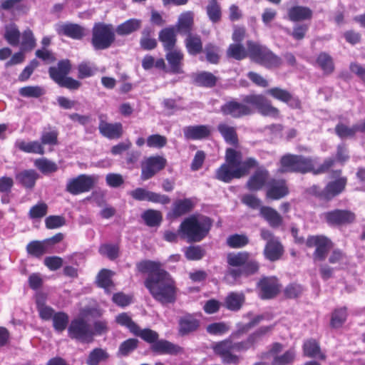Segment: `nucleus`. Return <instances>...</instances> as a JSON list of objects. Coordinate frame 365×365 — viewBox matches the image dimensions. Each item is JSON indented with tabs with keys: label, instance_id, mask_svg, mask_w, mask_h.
Masks as SVG:
<instances>
[{
	"label": "nucleus",
	"instance_id": "f257e3e1",
	"mask_svg": "<svg viewBox=\"0 0 365 365\" xmlns=\"http://www.w3.org/2000/svg\"><path fill=\"white\" fill-rule=\"evenodd\" d=\"M136 269L147 274L144 286L152 297L162 305L173 304L178 299L179 289L172 275L158 261L144 259L136 264Z\"/></svg>",
	"mask_w": 365,
	"mask_h": 365
},
{
	"label": "nucleus",
	"instance_id": "f03ea898",
	"mask_svg": "<svg viewBox=\"0 0 365 365\" xmlns=\"http://www.w3.org/2000/svg\"><path fill=\"white\" fill-rule=\"evenodd\" d=\"M256 109L263 116L278 118L279 110L274 106L267 97L262 94H249L243 97L242 102L235 98L226 101L220 106V112L225 116L235 119L251 115Z\"/></svg>",
	"mask_w": 365,
	"mask_h": 365
},
{
	"label": "nucleus",
	"instance_id": "7ed1b4c3",
	"mask_svg": "<svg viewBox=\"0 0 365 365\" xmlns=\"http://www.w3.org/2000/svg\"><path fill=\"white\" fill-rule=\"evenodd\" d=\"M273 329V326H263L250 334L245 340L235 341V338H228L215 344L212 349L216 355L220 357L225 364H238L241 357L235 352H245L255 349V344L267 333Z\"/></svg>",
	"mask_w": 365,
	"mask_h": 365
},
{
	"label": "nucleus",
	"instance_id": "20e7f679",
	"mask_svg": "<svg viewBox=\"0 0 365 365\" xmlns=\"http://www.w3.org/2000/svg\"><path fill=\"white\" fill-rule=\"evenodd\" d=\"M225 160V162L215 170L214 176L215 179L225 183L248 175L251 170L259 165L258 160L253 157L243 160L241 151L232 148L226 149Z\"/></svg>",
	"mask_w": 365,
	"mask_h": 365
},
{
	"label": "nucleus",
	"instance_id": "39448f33",
	"mask_svg": "<svg viewBox=\"0 0 365 365\" xmlns=\"http://www.w3.org/2000/svg\"><path fill=\"white\" fill-rule=\"evenodd\" d=\"M316 158L311 156L287 153L283 155L279 162V173H312L314 175L324 174L329 163L328 160L324 165L315 167Z\"/></svg>",
	"mask_w": 365,
	"mask_h": 365
},
{
	"label": "nucleus",
	"instance_id": "423d86ee",
	"mask_svg": "<svg viewBox=\"0 0 365 365\" xmlns=\"http://www.w3.org/2000/svg\"><path fill=\"white\" fill-rule=\"evenodd\" d=\"M212 220L207 216L197 218L195 215L186 217L180 225L178 232L187 242H199L209 234Z\"/></svg>",
	"mask_w": 365,
	"mask_h": 365
},
{
	"label": "nucleus",
	"instance_id": "0eeeda50",
	"mask_svg": "<svg viewBox=\"0 0 365 365\" xmlns=\"http://www.w3.org/2000/svg\"><path fill=\"white\" fill-rule=\"evenodd\" d=\"M250 59L267 69L278 68L282 65V59L267 46L249 40L247 41Z\"/></svg>",
	"mask_w": 365,
	"mask_h": 365
},
{
	"label": "nucleus",
	"instance_id": "6e6552de",
	"mask_svg": "<svg viewBox=\"0 0 365 365\" xmlns=\"http://www.w3.org/2000/svg\"><path fill=\"white\" fill-rule=\"evenodd\" d=\"M71 68L72 65L70 60H61L56 66H51L48 68L49 77L61 88H66L71 91L78 90L81 86V83L68 76Z\"/></svg>",
	"mask_w": 365,
	"mask_h": 365
},
{
	"label": "nucleus",
	"instance_id": "1a4fd4ad",
	"mask_svg": "<svg viewBox=\"0 0 365 365\" xmlns=\"http://www.w3.org/2000/svg\"><path fill=\"white\" fill-rule=\"evenodd\" d=\"M115 41V29L110 24L96 23L91 30V43L96 51L109 48Z\"/></svg>",
	"mask_w": 365,
	"mask_h": 365
},
{
	"label": "nucleus",
	"instance_id": "9d476101",
	"mask_svg": "<svg viewBox=\"0 0 365 365\" xmlns=\"http://www.w3.org/2000/svg\"><path fill=\"white\" fill-rule=\"evenodd\" d=\"M68 336L70 339L86 344L92 343L95 333L91 324L83 317L71 320L68 327Z\"/></svg>",
	"mask_w": 365,
	"mask_h": 365
},
{
	"label": "nucleus",
	"instance_id": "9b49d317",
	"mask_svg": "<svg viewBox=\"0 0 365 365\" xmlns=\"http://www.w3.org/2000/svg\"><path fill=\"white\" fill-rule=\"evenodd\" d=\"M227 263L229 267H242L245 277L254 275L259 269V263L252 258L250 253L246 251L229 253L227 256Z\"/></svg>",
	"mask_w": 365,
	"mask_h": 365
},
{
	"label": "nucleus",
	"instance_id": "f8f14e48",
	"mask_svg": "<svg viewBox=\"0 0 365 365\" xmlns=\"http://www.w3.org/2000/svg\"><path fill=\"white\" fill-rule=\"evenodd\" d=\"M308 248L314 247L312 258L314 262H323L334 246L333 241L324 235H309L306 240Z\"/></svg>",
	"mask_w": 365,
	"mask_h": 365
},
{
	"label": "nucleus",
	"instance_id": "ddd939ff",
	"mask_svg": "<svg viewBox=\"0 0 365 365\" xmlns=\"http://www.w3.org/2000/svg\"><path fill=\"white\" fill-rule=\"evenodd\" d=\"M260 237L267 242L263 254L266 259L271 262L279 260L284 255V250L282 244L274 233L265 228L260 230Z\"/></svg>",
	"mask_w": 365,
	"mask_h": 365
},
{
	"label": "nucleus",
	"instance_id": "4468645a",
	"mask_svg": "<svg viewBox=\"0 0 365 365\" xmlns=\"http://www.w3.org/2000/svg\"><path fill=\"white\" fill-rule=\"evenodd\" d=\"M323 218L329 227L340 228L354 224L356 215L350 210L336 208L324 212Z\"/></svg>",
	"mask_w": 365,
	"mask_h": 365
},
{
	"label": "nucleus",
	"instance_id": "2eb2a0df",
	"mask_svg": "<svg viewBox=\"0 0 365 365\" xmlns=\"http://www.w3.org/2000/svg\"><path fill=\"white\" fill-rule=\"evenodd\" d=\"M283 345L279 342L272 343L267 351L262 353L261 358L267 359L272 357L271 365H291L295 360L296 353L294 349H289L282 354H279L283 350Z\"/></svg>",
	"mask_w": 365,
	"mask_h": 365
},
{
	"label": "nucleus",
	"instance_id": "dca6fc26",
	"mask_svg": "<svg viewBox=\"0 0 365 365\" xmlns=\"http://www.w3.org/2000/svg\"><path fill=\"white\" fill-rule=\"evenodd\" d=\"M282 284L275 276H263L256 284L258 297L262 300L272 299L282 291Z\"/></svg>",
	"mask_w": 365,
	"mask_h": 365
},
{
	"label": "nucleus",
	"instance_id": "f3484780",
	"mask_svg": "<svg viewBox=\"0 0 365 365\" xmlns=\"http://www.w3.org/2000/svg\"><path fill=\"white\" fill-rule=\"evenodd\" d=\"M166 158L160 155H150L145 158L141 163L140 179L143 181L153 178L167 165Z\"/></svg>",
	"mask_w": 365,
	"mask_h": 365
},
{
	"label": "nucleus",
	"instance_id": "a211bd4d",
	"mask_svg": "<svg viewBox=\"0 0 365 365\" xmlns=\"http://www.w3.org/2000/svg\"><path fill=\"white\" fill-rule=\"evenodd\" d=\"M95 183L96 179L93 176L81 174L67 181L66 191L73 195H78L89 192L93 188Z\"/></svg>",
	"mask_w": 365,
	"mask_h": 365
},
{
	"label": "nucleus",
	"instance_id": "6ab92c4d",
	"mask_svg": "<svg viewBox=\"0 0 365 365\" xmlns=\"http://www.w3.org/2000/svg\"><path fill=\"white\" fill-rule=\"evenodd\" d=\"M329 173L335 179L328 182L324 187L328 202L344 192L348 182L347 178L341 175L342 170L341 169L333 170Z\"/></svg>",
	"mask_w": 365,
	"mask_h": 365
},
{
	"label": "nucleus",
	"instance_id": "aec40b11",
	"mask_svg": "<svg viewBox=\"0 0 365 365\" xmlns=\"http://www.w3.org/2000/svg\"><path fill=\"white\" fill-rule=\"evenodd\" d=\"M289 187L287 180L284 178H272L269 180L265 197L267 200H279L289 194Z\"/></svg>",
	"mask_w": 365,
	"mask_h": 365
},
{
	"label": "nucleus",
	"instance_id": "412c9836",
	"mask_svg": "<svg viewBox=\"0 0 365 365\" xmlns=\"http://www.w3.org/2000/svg\"><path fill=\"white\" fill-rule=\"evenodd\" d=\"M255 169L245 185L247 189L251 192L262 190L265 186H267L269 180V172L266 168L258 165Z\"/></svg>",
	"mask_w": 365,
	"mask_h": 365
},
{
	"label": "nucleus",
	"instance_id": "4be33fe9",
	"mask_svg": "<svg viewBox=\"0 0 365 365\" xmlns=\"http://www.w3.org/2000/svg\"><path fill=\"white\" fill-rule=\"evenodd\" d=\"M129 195L133 199L138 201L147 200L162 205H167L170 202V199L168 195L149 191L143 187H138L131 190Z\"/></svg>",
	"mask_w": 365,
	"mask_h": 365
},
{
	"label": "nucleus",
	"instance_id": "5701e85b",
	"mask_svg": "<svg viewBox=\"0 0 365 365\" xmlns=\"http://www.w3.org/2000/svg\"><path fill=\"white\" fill-rule=\"evenodd\" d=\"M266 93L273 98L287 103L290 108L299 109L302 103L299 98L294 96L289 91L279 87H273L267 90Z\"/></svg>",
	"mask_w": 365,
	"mask_h": 365
},
{
	"label": "nucleus",
	"instance_id": "b1692460",
	"mask_svg": "<svg viewBox=\"0 0 365 365\" xmlns=\"http://www.w3.org/2000/svg\"><path fill=\"white\" fill-rule=\"evenodd\" d=\"M184 53L180 49L165 52V59L168 64L167 72L173 74L184 73Z\"/></svg>",
	"mask_w": 365,
	"mask_h": 365
},
{
	"label": "nucleus",
	"instance_id": "393cba45",
	"mask_svg": "<svg viewBox=\"0 0 365 365\" xmlns=\"http://www.w3.org/2000/svg\"><path fill=\"white\" fill-rule=\"evenodd\" d=\"M195 203L190 198L178 199L174 201L170 211L168 213L170 219H177L190 212Z\"/></svg>",
	"mask_w": 365,
	"mask_h": 365
},
{
	"label": "nucleus",
	"instance_id": "a878e982",
	"mask_svg": "<svg viewBox=\"0 0 365 365\" xmlns=\"http://www.w3.org/2000/svg\"><path fill=\"white\" fill-rule=\"evenodd\" d=\"M183 135L189 140H201L210 136L211 128L208 125H189L183 128Z\"/></svg>",
	"mask_w": 365,
	"mask_h": 365
},
{
	"label": "nucleus",
	"instance_id": "bb28decb",
	"mask_svg": "<svg viewBox=\"0 0 365 365\" xmlns=\"http://www.w3.org/2000/svg\"><path fill=\"white\" fill-rule=\"evenodd\" d=\"M158 40L165 52L177 49L175 47L178 38L175 28L170 26L161 29L158 34Z\"/></svg>",
	"mask_w": 365,
	"mask_h": 365
},
{
	"label": "nucleus",
	"instance_id": "cd10ccee",
	"mask_svg": "<svg viewBox=\"0 0 365 365\" xmlns=\"http://www.w3.org/2000/svg\"><path fill=\"white\" fill-rule=\"evenodd\" d=\"M56 31L59 36H65L73 39L80 40L85 35V29L79 24L64 23L58 24Z\"/></svg>",
	"mask_w": 365,
	"mask_h": 365
},
{
	"label": "nucleus",
	"instance_id": "c85d7f7f",
	"mask_svg": "<svg viewBox=\"0 0 365 365\" xmlns=\"http://www.w3.org/2000/svg\"><path fill=\"white\" fill-rule=\"evenodd\" d=\"M194 14L192 11H185L182 13L178 19L175 26L176 32L180 35L187 36L192 33L194 28Z\"/></svg>",
	"mask_w": 365,
	"mask_h": 365
},
{
	"label": "nucleus",
	"instance_id": "c756f323",
	"mask_svg": "<svg viewBox=\"0 0 365 365\" xmlns=\"http://www.w3.org/2000/svg\"><path fill=\"white\" fill-rule=\"evenodd\" d=\"M151 350L159 354L169 355H178L184 352L182 347L165 339H158L155 344L151 345Z\"/></svg>",
	"mask_w": 365,
	"mask_h": 365
},
{
	"label": "nucleus",
	"instance_id": "7c9ffc66",
	"mask_svg": "<svg viewBox=\"0 0 365 365\" xmlns=\"http://www.w3.org/2000/svg\"><path fill=\"white\" fill-rule=\"evenodd\" d=\"M200 320L190 314L181 317L178 321V334L185 336L196 331L200 327Z\"/></svg>",
	"mask_w": 365,
	"mask_h": 365
},
{
	"label": "nucleus",
	"instance_id": "2f4dec72",
	"mask_svg": "<svg viewBox=\"0 0 365 365\" xmlns=\"http://www.w3.org/2000/svg\"><path fill=\"white\" fill-rule=\"evenodd\" d=\"M102 135L108 139H118L123 134V128L121 123H110L101 120L98 126Z\"/></svg>",
	"mask_w": 365,
	"mask_h": 365
},
{
	"label": "nucleus",
	"instance_id": "473e14b6",
	"mask_svg": "<svg viewBox=\"0 0 365 365\" xmlns=\"http://www.w3.org/2000/svg\"><path fill=\"white\" fill-rule=\"evenodd\" d=\"M287 16L289 21L299 22L311 20L313 16V11L307 6L296 5L288 9Z\"/></svg>",
	"mask_w": 365,
	"mask_h": 365
},
{
	"label": "nucleus",
	"instance_id": "72a5a7b5",
	"mask_svg": "<svg viewBox=\"0 0 365 365\" xmlns=\"http://www.w3.org/2000/svg\"><path fill=\"white\" fill-rule=\"evenodd\" d=\"M350 158L349 150L346 145L344 143L339 144L336 146L335 157H328L324 158L321 165H324L327 160L329 161V165L324 173H329L331 168L335 165L336 163L344 165Z\"/></svg>",
	"mask_w": 365,
	"mask_h": 365
},
{
	"label": "nucleus",
	"instance_id": "f704fd0d",
	"mask_svg": "<svg viewBox=\"0 0 365 365\" xmlns=\"http://www.w3.org/2000/svg\"><path fill=\"white\" fill-rule=\"evenodd\" d=\"M259 214L272 228H277L283 225L282 216L272 207L262 206Z\"/></svg>",
	"mask_w": 365,
	"mask_h": 365
},
{
	"label": "nucleus",
	"instance_id": "c9c22d12",
	"mask_svg": "<svg viewBox=\"0 0 365 365\" xmlns=\"http://www.w3.org/2000/svg\"><path fill=\"white\" fill-rule=\"evenodd\" d=\"M192 83L203 88H213L218 81V78L209 71H200L192 74Z\"/></svg>",
	"mask_w": 365,
	"mask_h": 365
},
{
	"label": "nucleus",
	"instance_id": "e433bc0d",
	"mask_svg": "<svg viewBox=\"0 0 365 365\" xmlns=\"http://www.w3.org/2000/svg\"><path fill=\"white\" fill-rule=\"evenodd\" d=\"M245 302V296L242 292H231L225 297L223 307L232 312L239 311Z\"/></svg>",
	"mask_w": 365,
	"mask_h": 365
},
{
	"label": "nucleus",
	"instance_id": "4c0bfd02",
	"mask_svg": "<svg viewBox=\"0 0 365 365\" xmlns=\"http://www.w3.org/2000/svg\"><path fill=\"white\" fill-rule=\"evenodd\" d=\"M184 43L187 52L191 56H197L203 51L202 38L197 34L186 36Z\"/></svg>",
	"mask_w": 365,
	"mask_h": 365
},
{
	"label": "nucleus",
	"instance_id": "58836bf2",
	"mask_svg": "<svg viewBox=\"0 0 365 365\" xmlns=\"http://www.w3.org/2000/svg\"><path fill=\"white\" fill-rule=\"evenodd\" d=\"M38 177L39 175L36 170L30 169L19 172L16 175L15 178L17 182L24 187L32 189L34 187Z\"/></svg>",
	"mask_w": 365,
	"mask_h": 365
},
{
	"label": "nucleus",
	"instance_id": "ea45409f",
	"mask_svg": "<svg viewBox=\"0 0 365 365\" xmlns=\"http://www.w3.org/2000/svg\"><path fill=\"white\" fill-rule=\"evenodd\" d=\"M304 355L309 358H317L321 360L326 359V355L321 351L319 343L314 339H309L303 344Z\"/></svg>",
	"mask_w": 365,
	"mask_h": 365
},
{
	"label": "nucleus",
	"instance_id": "a19ab883",
	"mask_svg": "<svg viewBox=\"0 0 365 365\" xmlns=\"http://www.w3.org/2000/svg\"><path fill=\"white\" fill-rule=\"evenodd\" d=\"M315 63L325 76L331 75L335 70L334 59L327 52H320L316 58Z\"/></svg>",
	"mask_w": 365,
	"mask_h": 365
},
{
	"label": "nucleus",
	"instance_id": "79ce46f5",
	"mask_svg": "<svg viewBox=\"0 0 365 365\" xmlns=\"http://www.w3.org/2000/svg\"><path fill=\"white\" fill-rule=\"evenodd\" d=\"M113 273L110 269H102L96 276V284L103 288L106 294H110V288L115 286L112 276Z\"/></svg>",
	"mask_w": 365,
	"mask_h": 365
},
{
	"label": "nucleus",
	"instance_id": "37998d69",
	"mask_svg": "<svg viewBox=\"0 0 365 365\" xmlns=\"http://www.w3.org/2000/svg\"><path fill=\"white\" fill-rule=\"evenodd\" d=\"M217 130L227 143L233 146L238 145L239 140L235 128L221 123L217 125Z\"/></svg>",
	"mask_w": 365,
	"mask_h": 365
},
{
	"label": "nucleus",
	"instance_id": "c03bdc74",
	"mask_svg": "<svg viewBox=\"0 0 365 365\" xmlns=\"http://www.w3.org/2000/svg\"><path fill=\"white\" fill-rule=\"evenodd\" d=\"M348 317V309L346 307L334 309L330 316V327L334 329H339L346 322Z\"/></svg>",
	"mask_w": 365,
	"mask_h": 365
},
{
	"label": "nucleus",
	"instance_id": "a18cd8bd",
	"mask_svg": "<svg viewBox=\"0 0 365 365\" xmlns=\"http://www.w3.org/2000/svg\"><path fill=\"white\" fill-rule=\"evenodd\" d=\"M142 26V21L137 19H130L119 24L115 31L119 36H128L138 31Z\"/></svg>",
	"mask_w": 365,
	"mask_h": 365
},
{
	"label": "nucleus",
	"instance_id": "49530a36",
	"mask_svg": "<svg viewBox=\"0 0 365 365\" xmlns=\"http://www.w3.org/2000/svg\"><path fill=\"white\" fill-rule=\"evenodd\" d=\"M226 56L227 58L242 61L249 57V49L245 48L242 43H231L226 50Z\"/></svg>",
	"mask_w": 365,
	"mask_h": 365
},
{
	"label": "nucleus",
	"instance_id": "de8ad7c7",
	"mask_svg": "<svg viewBox=\"0 0 365 365\" xmlns=\"http://www.w3.org/2000/svg\"><path fill=\"white\" fill-rule=\"evenodd\" d=\"M109 358L110 354L106 349L96 347L89 352L86 363L87 365H99L101 362L107 361Z\"/></svg>",
	"mask_w": 365,
	"mask_h": 365
},
{
	"label": "nucleus",
	"instance_id": "09e8293b",
	"mask_svg": "<svg viewBox=\"0 0 365 365\" xmlns=\"http://www.w3.org/2000/svg\"><path fill=\"white\" fill-rule=\"evenodd\" d=\"M16 146L19 150L26 153H34L41 155L45 153L43 146L37 140L30 142L19 140L16 142Z\"/></svg>",
	"mask_w": 365,
	"mask_h": 365
},
{
	"label": "nucleus",
	"instance_id": "8fccbe9b",
	"mask_svg": "<svg viewBox=\"0 0 365 365\" xmlns=\"http://www.w3.org/2000/svg\"><path fill=\"white\" fill-rule=\"evenodd\" d=\"M153 31L150 27H145L141 32L140 46L144 51H151L158 46L157 40L153 36Z\"/></svg>",
	"mask_w": 365,
	"mask_h": 365
},
{
	"label": "nucleus",
	"instance_id": "3c124183",
	"mask_svg": "<svg viewBox=\"0 0 365 365\" xmlns=\"http://www.w3.org/2000/svg\"><path fill=\"white\" fill-rule=\"evenodd\" d=\"M4 38L11 46H18L20 43L21 32L16 24L6 26Z\"/></svg>",
	"mask_w": 365,
	"mask_h": 365
},
{
	"label": "nucleus",
	"instance_id": "603ef678",
	"mask_svg": "<svg viewBox=\"0 0 365 365\" xmlns=\"http://www.w3.org/2000/svg\"><path fill=\"white\" fill-rule=\"evenodd\" d=\"M34 165L43 175L56 173L58 169V165L55 162L46 158L36 159Z\"/></svg>",
	"mask_w": 365,
	"mask_h": 365
},
{
	"label": "nucleus",
	"instance_id": "864d4df0",
	"mask_svg": "<svg viewBox=\"0 0 365 365\" xmlns=\"http://www.w3.org/2000/svg\"><path fill=\"white\" fill-rule=\"evenodd\" d=\"M146 225L148 227L159 226L163 220L162 213L155 210L149 209L145 210L141 215Z\"/></svg>",
	"mask_w": 365,
	"mask_h": 365
},
{
	"label": "nucleus",
	"instance_id": "5fc2aeb1",
	"mask_svg": "<svg viewBox=\"0 0 365 365\" xmlns=\"http://www.w3.org/2000/svg\"><path fill=\"white\" fill-rule=\"evenodd\" d=\"M53 327L58 333L63 332L69 325V317L64 312H56L52 318Z\"/></svg>",
	"mask_w": 365,
	"mask_h": 365
},
{
	"label": "nucleus",
	"instance_id": "6e6d98bb",
	"mask_svg": "<svg viewBox=\"0 0 365 365\" xmlns=\"http://www.w3.org/2000/svg\"><path fill=\"white\" fill-rule=\"evenodd\" d=\"M21 50L22 51H31L36 46V38L34 36L33 31L30 29H27L21 34Z\"/></svg>",
	"mask_w": 365,
	"mask_h": 365
},
{
	"label": "nucleus",
	"instance_id": "4d7b16f0",
	"mask_svg": "<svg viewBox=\"0 0 365 365\" xmlns=\"http://www.w3.org/2000/svg\"><path fill=\"white\" fill-rule=\"evenodd\" d=\"M304 291V287L297 282L288 284L283 289L284 298L287 299H294L300 297Z\"/></svg>",
	"mask_w": 365,
	"mask_h": 365
},
{
	"label": "nucleus",
	"instance_id": "13d9d810",
	"mask_svg": "<svg viewBox=\"0 0 365 365\" xmlns=\"http://www.w3.org/2000/svg\"><path fill=\"white\" fill-rule=\"evenodd\" d=\"M138 339L135 338H130L123 341L118 347V356H128L138 347Z\"/></svg>",
	"mask_w": 365,
	"mask_h": 365
},
{
	"label": "nucleus",
	"instance_id": "bf43d9fd",
	"mask_svg": "<svg viewBox=\"0 0 365 365\" xmlns=\"http://www.w3.org/2000/svg\"><path fill=\"white\" fill-rule=\"evenodd\" d=\"M133 334L151 345L155 344L159 338V334L157 331L149 328L141 329L139 326L138 327V330Z\"/></svg>",
	"mask_w": 365,
	"mask_h": 365
},
{
	"label": "nucleus",
	"instance_id": "052dcab7",
	"mask_svg": "<svg viewBox=\"0 0 365 365\" xmlns=\"http://www.w3.org/2000/svg\"><path fill=\"white\" fill-rule=\"evenodd\" d=\"M46 243L44 241H31L26 246V251L29 255L40 258L46 252Z\"/></svg>",
	"mask_w": 365,
	"mask_h": 365
},
{
	"label": "nucleus",
	"instance_id": "680f3d73",
	"mask_svg": "<svg viewBox=\"0 0 365 365\" xmlns=\"http://www.w3.org/2000/svg\"><path fill=\"white\" fill-rule=\"evenodd\" d=\"M227 245L230 248H242L247 245L250 242L249 238L246 235L234 234L227 238Z\"/></svg>",
	"mask_w": 365,
	"mask_h": 365
},
{
	"label": "nucleus",
	"instance_id": "e2e57ef3",
	"mask_svg": "<svg viewBox=\"0 0 365 365\" xmlns=\"http://www.w3.org/2000/svg\"><path fill=\"white\" fill-rule=\"evenodd\" d=\"M36 303L39 317L44 321L52 319L56 313L54 309L46 305L43 299H37Z\"/></svg>",
	"mask_w": 365,
	"mask_h": 365
},
{
	"label": "nucleus",
	"instance_id": "0e129e2a",
	"mask_svg": "<svg viewBox=\"0 0 365 365\" xmlns=\"http://www.w3.org/2000/svg\"><path fill=\"white\" fill-rule=\"evenodd\" d=\"M115 322L122 327L128 328L132 334L138 330V325L133 321L132 318L127 312H123L117 315Z\"/></svg>",
	"mask_w": 365,
	"mask_h": 365
},
{
	"label": "nucleus",
	"instance_id": "69168bd1",
	"mask_svg": "<svg viewBox=\"0 0 365 365\" xmlns=\"http://www.w3.org/2000/svg\"><path fill=\"white\" fill-rule=\"evenodd\" d=\"M204 52L206 60L212 64H218L220 59V48L212 43L205 45Z\"/></svg>",
	"mask_w": 365,
	"mask_h": 365
},
{
	"label": "nucleus",
	"instance_id": "338daca9",
	"mask_svg": "<svg viewBox=\"0 0 365 365\" xmlns=\"http://www.w3.org/2000/svg\"><path fill=\"white\" fill-rule=\"evenodd\" d=\"M98 252L110 260H115L119 256V247L117 245L102 244L98 248Z\"/></svg>",
	"mask_w": 365,
	"mask_h": 365
},
{
	"label": "nucleus",
	"instance_id": "774afa93",
	"mask_svg": "<svg viewBox=\"0 0 365 365\" xmlns=\"http://www.w3.org/2000/svg\"><path fill=\"white\" fill-rule=\"evenodd\" d=\"M48 210L47 204L44 202H40L30 208L28 215L30 219H41L47 215Z\"/></svg>",
	"mask_w": 365,
	"mask_h": 365
}]
</instances>
